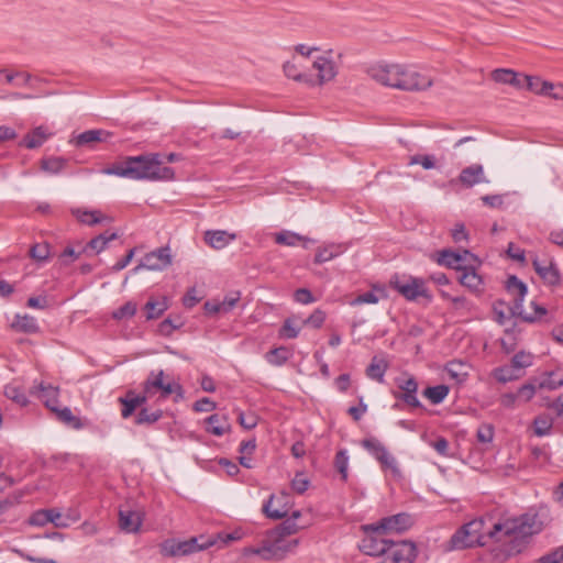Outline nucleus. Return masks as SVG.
Instances as JSON below:
<instances>
[{
	"mask_svg": "<svg viewBox=\"0 0 563 563\" xmlns=\"http://www.w3.org/2000/svg\"><path fill=\"white\" fill-rule=\"evenodd\" d=\"M274 239L277 244L287 246H296L299 242H302V246L306 249L308 247V243L314 242L313 240L307 236L300 235L291 231H280L275 234Z\"/></svg>",
	"mask_w": 563,
	"mask_h": 563,
	"instance_id": "bb28decb",
	"label": "nucleus"
},
{
	"mask_svg": "<svg viewBox=\"0 0 563 563\" xmlns=\"http://www.w3.org/2000/svg\"><path fill=\"white\" fill-rule=\"evenodd\" d=\"M365 538L360 545L361 550L372 556H383L388 550L391 541L379 538L378 533L365 532Z\"/></svg>",
	"mask_w": 563,
	"mask_h": 563,
	"instance_id": "f3484780",
	"label": "nucleus"
},
{
	"mask_svg": "<svg viewBox=\"0 0 563 563\" xmlns=\"http://www.w3.org/2000/svg\"><path fill=\"white\" fill-rule=\"evenodd\" d=\"M183 325L180 318H166L159 324V332L164 335H170L174 330L179 329Z\"/></svg>",
	"mask_w": 563,
	"mask_h": 563,
	"instance_id": "052dcab7",
	"label": "nucleus"
},
{
	"mask_svg": "<svg viewBox=\"0 0 563 563\" xmlns=\"http://www.w3.org/2000/svg\"><path fill=\"white\" fill-rule=\"evenodd\" d=\"M540 563H563V545L540 559Z\"/></svg>",
	"mask_w": 563,
	"mask_h": 563,
	"instance_id": "774afa93",
	"label": "nucleus"
},
{
	"mask_svg": "<svg viewBox=\"0 0 563 563\" xmlns=\"http://www.w3.org/2000/svg\"><path fill=\"white\" fill-rule=\"evenodd\" d=\"M460 283L475 292L481 291L483 286V279L473 266L465 268L460 277Z\"/></svg>",
	"mask_w": 563,
	"mask_h": 563,
	"instance_id": "7c9ffc66",
	"label": "nucleus"
},
{
	"mask_svg": "<svg viewBox=\"0 0 563 563\" xmlns=\"http://www.w3.org/2000/svg\"><path fill=\"white\" fill-rule=\"evenodd\" d=\"M147 400L146 396L135 395L133 391H129L124 397L119 398L122 405L121 416L126 419L133 415L135 409Z\"/></svg>",
	"mask_w": 563,
	"mask_h": 563,
	"instance_id": "b1692460",
	"label": "nucleus"
},
{
	"mask_svg": "<svg viewBox=\"0 0 563 563\" xmlns=\"http://www.w3.org/2000/svg\"><path fill=\"white\" fill-rule=\"evenodd\" d=\"M112 133L106 130H88L76 136L77 146L92 145L97 142H107L111 139Z\"/></svg>",
	"mask_w": 563,
	"mask_h": 563,
	"instance_id": "5701e85b",
	"label": "nucleus"
},
{
	"mask_svg": "<svg viewBox=\"0 0 563 563\" xmlns=\"http://www.w3.org/2000/svg\"><path fill=\"white\" fill-rule=\"evenodd\" d=\"M345 251H346V247L343 244H336V243L325 244L317 250V253L314 255V263L322 264V263L329 262V261L340 256Z\"/></svg>",
	"mask_w": 563,
	"mask_h": 563,
	"instance_id": "393cba45",
	"label": "nucleus"
},
{
	"mask_svg": "<svg viewBox=\"0 0 563 563\" xmlns=\"http://www.w3.org/2000/svg\"><path fill=\"white\" fill-rule=\"evenodd\" d=\"M449 391L450 389L446 385H437L427 387L422 394L431 404L439 405L446 398Z\"/></svg>",
	"mask_w": 563,
	"mask_h": 563,
	"instance_id": "ea45409f",
	"label": "nucleus"
},
{
	"mask_svg": "<svg viewBox=\"0 0 563 563\" xmlns=\"http://www.w3.org/2000/svg\"><path fill=\"white\" fill-rule=\"evenodd\" d=\"M390 286L408 301H416L418 298H424L430 302L433 298L427 287L426 280L419 277L395 276L390 279Z\"/></svg>",
	"mask_w": 563,
	"mask_h": 563,
	"instance_id": "423d86ee",
	"label": "nucleus"
},
{
	"mask_svg": "<svg viewBox=\"0 0 563 563\" xmlns=\"http://www.w3.org/2000/svg\"><path fill=\"white\" fill-rule=\"evenodd\" d=\"M510 364L523 376L525 369L533 364V355L529 352L520 351L512 356Z\"/></svg>",
	"mask_w": 563,
	"mask_h": 563,
	"instance_id": "37998d69",
	"label": "nucleus"
},
{
	"mask_svg": "<svg viewBox=\"0 0 563 563\" xmlns=\"http://www.w3.org/2000/svg\"><path fill=\"white\" fill-rule=\"evenodd\" d=\"M198 541V538H191L189 540L178 542L168 540L162 544L161 552L165 556H184L214 544V541L211 540L206 543H199Z\"/></svg>",
	"mask_w": 563,
	"mask_h": 563,
	"instance_id": "9d476101",
	"label": "nucleus"
},
{
	"mask_svg": "<svg viewBox=\"0 0 563 563\" xmlns=\"http://www.w3.org/2000/svg\"><path fill=\"white\" fill-rule=\"evenodd\" d=\"M434 260L439 265L448 268L459 267L460 252L442 250L434 255Z\"/></svg>",
	"mask_w": 563,
	"mask_h": 563,
	"instance_id": "a19ab883",
	"label": "nucleus"
},
{
	"mask_svg": "<svg viewBox=\"0 0 563 563\" xmlns=\"http://www.w3.org/2000/svg\"><path fill=\"white\" fill-rule=\"evenodd\" d=\"M411 516L408 514H397L394 516L382 518L377 522L362 526L364 532L388 534L402 533L412 526Z\"/></svg>",
	"mask_w": 563,
	"mask_h": 563,
	"instance_id": "0eeeda50",
	"label": "nucleus"
},
{
	"mask_svg": "<svg viewBox=\"0 0 563 563\" xmlns=\"http://www.w3.org/2000/svg\"><path fill=\"white\" fill-rule=\"evenodd\" d=\"M146 319L152 320L161 317L168 309V301L166 297L162 299H150L145 307Z\"/></svg>",
	"mask_w": 563,
	"mask_h": 563,
	"instance_id": "c9c22d12",
	"label": "nucleus"
},
{
	"mask_svg": "<svg viewBox=\"0 0 563 563\" xmlns=\"http://www.w3.org/2000/svg\"><path fill=\"white\" fill-rule=\"evenodd\" d=\"M216 408V402L207 397L201 398L194 404V410L197 412H209L213 411Z\"/></svg>",
	"mask_w": 563,
	"mask_h": 563,
	"instance_id": "338daca9",
	"label": "nucleus"
},
{
	"mask_svg": "<svg viewBox=\"0 0 563 563\" xmlns=\"http://www.w3.org/2000/svg\"><path fill=\"white\" fill-rule=\"evenodd\" d=\"M536 393L537 388L533 384H525L518 389L517 397L518 399L528 402L534 397Z\"/></svg>",
	"mask_w": 563,
	"mask_h": 563,
	"instance_id": "69168bd1",
	"label": "nucleus"
},
{
	"mask_svg": "<svg viewBox=\"0 0 563 563\" xmlns=\"http://www.w3.org/2000/svg\"><path fill=\"white\" fill-rule=\"evenodd\" d=\"M416 555V545L412 542L390 543L389 550L378 563H412Z\"/></svg>",
	"mask_w": 563,
	"mask_h": 563,
	"instance_id": "4468645a",
	"label": "nucleus"
},
{
	"mask_svg": "<svg viewBox=\"0 0 563 563\" xmlns=\"http://www.w3.org/2000/svg\"><path fill=\"white\" fill-rule=\"evenodd\" d=\"M334 465L338 472L341 474L342 479L346 481L347 478V468H349V455L346 450H340L335 454Z\"/></svg>",
	"mask_w": 563,
	"mask_h": 563,
	"instance_id": "09e8293b",
	"label": "nucleus"
},
{
	"mask_svg": "<svg viewBox=\"0 0 563 563\" xmlns=\"http://www.w3.org/2000/svg\"><path fill=\"white\" fill-rule=\"evenodd\" d=\"M4 395L7 398L16 402L21 407H24L29 404L26 395L18 385H14V384L7 385L4 387Z\"/></svg>",
	"mask_w": 563,
	"mask_h": 563,
	"instance_id": "a18cd8bd",
	"label": "nucleus"
},
{
	"mask_svg": "<svg viewBox=\"0 0 563 563\" xmlns=\"http://www.w3.org/2000/svg\"><path fill=\"white\" fill-rule=\"evenodd\" d=\"M117 238H118V234L114 232L110 233V234H108L107 232L101 233V234L95 236L93 239H91L87 243V245L82 249V252L88 253L89 251H91L95 254H99L103 250L107 249L109 242L115 240Z\"/></svg>",
	"mask_w": 563,
	"mask_h": 563,
	"instance_id": "c85d7f7f",
	"label": "nucleus"
},
{
	"mask_svg": "<svg viewBox=\"0 0 563 563\" xmlns=\"http://www.w3.org/2000/svg\"><path fill=\"white\" fill-rule=\"evenodd\" d=\"M51 135L43 126L35 128L32 132L26 134L23 139V145L26 148H37L40 147Z\"/></svg>",
	"mask_w": 563,
	"mask_h": 563,
	"instance_id": "2f4dec72",
	"label": "nucleus"
},
{
	"mask_svg": "<svg viewBox=\"0 0 563 563\" xmlns=\"http://www.w3.org/2000/svg\"><path fill=\"white\" fill-rule=\"evenodd\" d=\"M235 239L236 235L234 233H229L224 230H209L205 233L206 243L216 250L224 249Z\"/></svg>",
	"mask_w": 563,
	"mask_h": 563,
	"instance_id": "412c9836",
	"label": "nucleus"
},
{
	"mask_svg": "<svg viewBox=\"0 0 563 563\" xmlns=\"http://www.w3.org/2000/svg\"><path fill=\"white\" fill-rule=\"evenodd\" d=\"M162 156L158 153L128 156L121 163L102 170L106 175L151 181H169L175 178L172 167L162 166Z\"/></svg>",
	"mask_w": 563,
	"mask_h": 563,
	"instance_id": "f03ea898",
	"label": "nucleus"
},
{
	"mask_svg": "<svg viewBox=\"0 0 563 563\" xmlns=\"http://www.w3.org/2000/svg\"><path fill=\"white\" fill-rule=\"evenodd\" d=\"M494 427L490 423H483L476 431V438L479 443L489 444L494 440Z\"/></svg>",
	"mask_w": 563,
	"mask_h": 563,
	"instance_id": "864d4df0",
	"label": "nucleus"
},
{
	"mask_svg": "<svg viewBox=\"0 0 563 563\" xmlns=\"http://www.w3.org/2000/svg\"><path fill=\"white\" fill-rule=\"evenodd\" d=\"M163 416L162 410L148 411L146 408L140 410L135 418L136 424H152L158 421Z\"/></svg>",
	"mask_w": 563,
	"mask_h": 563,
	"instance_id": "de8ad7c7",
	"label": "nucleus"
},
{
	"mask_svg": "<svg viewBox=\"0 0 563 563\" xmlns=\"http://www.w3.org/2000/svg\"><path fill=\"white\" fill-rule=\"evenodd\" d=\"M284 73L288 78H292L298 81H308V75L302 74L297 69V66L292 63H286L284 65Z\"/></svg>",
	"mask_w": 563,
	"mask_h": 563,
	"instance_id": "0e129e2a",
	"label": "nucleus"
},
{
	"mask_svg": "<svg viewBox=\"0 0 563 563\" xmlns=\"http://www.w3.org/2000/svg\"><path fill=\"white\" fill-rule=\"evenodd\" d=\"M465 188H472L478 184H487L489 180L486 178L483 165L473 164L463 168L456 179Z\"/></svg>",
	"mask_w": 563,
	"mask_h": 563,
	"instance_id": "a211bd4d",
	"label": "nucleus"
},
{
	"mask_svg": "<svg viewBox=\"0 0 563 563\" xmlns=\"http://www.w3.org/2000/svg\"><path fill=\"white\" fill-rule=\"evenodd\" d=\"M553 421L549 417H537L533 421L534 426V433L538 437H544L548 435L552 429Z\"/></svg>",
	"mask_w": 563,
	"mask_h": 563,
	"instance_id": "3c124183",
	"label": "nucleus"
},
{
	"mask_svg": "<svg viewBox=\"0 0 563 563\" xmlns=\"http://www.w3.org/2000/svg\"><path fill=\"white\" fill-rule=\"evenodd\" d=\"M312 68L317 71L316 78L308 75L307 84L310 86H321L331 81L338 74V67L330 56V53L316 57Z\"/></svg>",
	"mask_w": 563,
	"mask_h": 563,
	"instance_id": "f8f14e48",
	"label": "nucleus"
},
{
	"mask_svg": "<svg viewBox=\"0 0 563 563\" xmlns=\"http://www.w3.org/2000/svg\"><path fill=\"white\" fill-rule=\"evenodd\" d=\"M66 165V161L62 157H49L42 159L41 167L44 172L56 175L59 174Z\"/></svg>",
	"mask_w": 563,
	"mask_h": 563,
	"instance_id": "49530a36",
	"label": "nucleus"
},
{
	"mask_svg": "<svg viewBox=\"0 0 563 563\" xmlns=\"http://www.w3.org/2000/svg\"><path fill=\"white\" fill-rule=\"evenodd\" d=\"M290 496L286 493L273 494L263 505V512L267 518L282 519L286 517L290 509Z\"/></svg>",
	"mask_w": 563,
	"mask_h": 563,
	"instance_id": "dca6fc26",
	"label": "nucleus"
},
{
	"mask_svg": "<svg viewBox=\"0 0 563 563\" xmlns=\"http://www.w3.org/2000/svg\"><path fill=\"white\" fill-rule=\"evenodd\" d=\"M30 256L38 262L46 261L49 256V245L46 243L34 244L30 250Z\"/></svg>",
	"mask_w": 563,
	"mask_h": 563,
	"instance_id": "13d9d810",
	"label": "nucleus"
},
{
	"mask_svg": "<svg viewBox=\"0 0 563 563\" xmlns=\"http://www.w3.org/2000/svg\"><path fill=\"white\" fill-rule=\"evenodd\" d=\"M492 78L496 82L511 85L517 88H522L523 84L518 75L511 69L499 68L492 73Z\"/></svg>",
	"mask_w": 563,
	"mask_h": 563,
	"instance_id": "473e14b6",
	"label": "nucleus"
},
{
	"mask_svg": "<svg viewBox=\"0 0 563 563\" xmlns=\"http://www.w3.org/2000/svg\"><path fill=\"white\" fill-rule=\"evenodd\" d=\"M485 521L482 518L473 519L460 527L443 543L445 552L460 551L486 543L485 538L501 541L506 537L526 539L542 530V522L536 514H523L519 517L506 518L494 523L493 528L484 533Z\"/></svg>",
	"mask_w": 563,
	"mask_h": 563,
	"instance_id": "f257e3e1",
	"label": "nucleus"
},
{
	"mask_svg": "<svg viewBox=\"0 0 563 563\" xmlns=\"http://www.w3.org/2000/svg\"><path fill=\"white\" fill-rule=\"evenodd\" d=\"M120 528L128 533H135L142 525V516L133 510H120L119 512Z\"/></svg>",
	"mask_w": 563,
	"mask_h": 563,
	"instance_id": "4be33fe9",
	"label": "nucleus"
},
{
	"mask_svg": "<svg viewBox=\"0 0 563 563\" xmlns=\"http://www.w3.org/2000/svg\"><path fill=\"white\" fill-rule=\"evenodd\" d=\"M298 539H287L276 531H271L261 547L244 549L245 555H258L263 560H282L298 547Z\"/></svg>",
	"mask_w": 563,
	"mask_h": 563,
	"instance_id": "7ed1b4c3",
	"label": "nucleus"
},
{
	"mask_svg": "<svg viewBox=\"0 0 563 563\" xmlns=\"http://www.w3.org/2000/svg\"><path fill=\"white\" fill-rule=\"evenodd\" d=\"M445 372L452 379L456 380L457 383L465 382L468 376L467 365L462 361H451L446 363Z\"/></svg>",
	"mask_w": 563,
	"mask_h": 563,
	"instance_id": "e433bc0d",
	"label": "nucleus"
},
{
	"mask_svg": "<svg viewBox=\"0 0 563 563\" xmlns=\"http://www.w3.org/2000/svg\"><path fill=\"white\" fill-rule=\"evenodd\" d=\"M301 330V325L298 324L297 318L291 317L287 318L282 328L279 329L278 335L282 339H295L298 336L299 332Z\"/></svg>",
	"mask_w": 563,
	"mask_h": 563,
	"instance_id": "c03bdc74",
	"label": "nucleus"
},
{
	"mask_svg": "<svg viewBox=\"0 0 563 563\" xmlns=\"http://www.w3.org/2000/svg\"><path fill=\"white\" fill-rule=\"evenodd\" d=\"M506 287L508 292L514 297V312L518 313L523 320L533 322L541 319V317L547 313V309L534 301L531 302L533 312H528L522 309V302L527 295V286L517 276H510L507 279Z\"/></svg>",
	"mask_w": 563,
	"mask_h": 563,
	"instance_id": "39448f33",
	"label": "nucleus"
},
{
	"mask_svg": "<svg viewBox=\"0 0 563 563\" xmlns=\"http://www.w3.org/2000/svg\"><path fill=\"white\" fill-rule=\"evenodd\" d=\"M143 391L146 398L159 393L162 398H168L175 395L174 401L184 399V389L181 385L173 378L165 375L163 369L152 371L143 383Z\"/></svg>",
	"mask_w": 563,
	"mask_h": 563,
	"instance_id": "20e7f679",
	"label": "nucleus"
},
{
	"mask_svg": "<svg viewBox=\"0 0 563 563\" xmlns=\"http://www.w3.org/2000/svg\"><path fill=\"white\" fill-rule=\"evenodd\" d=\"M73 216L82 224L92 227L102 222H111L112 219L110 217L104 216L101 211L98 210H87V209H73Z\"/></svg>",
	"mask_w": 563,
	"mask_h": 563,
	"instance_id": "aec40b11",
	"label": "nucleus"
},
{
	"mask_svg": "<svg viewBox=\"0 0 563 563\" xmlns=\"http://www.w3.org/2000/svg\"><path fill=\"white\" fill-rule=\"evenodd\" d=\"M362 446L380 464L383 470H389L394 475H399V468L394 455L376 438H366L361 442Z\"/></svg>",
	"mask_w": 563,
	"mask_h": 563,
	"instance_id": "1a4fd4ad",
	"label": "nucleus"
},
{
	"mask_svg": "<svg viewBox=\"0 0 563 563\" xmlns=\"http://www.w3.org/2000/svg\"><path fill=\"white\" fill-rule=\"evenodd\" d=\"M136 313V305L132 301L125 302L123 306H121L119 309H117L112 316L117 320L131 318Z\"/></svg>",
	"mask_w": 563,
	"mask_h": 563,
	"instance_id": "bf43d9fd",
	"label": "nucleus"
},
{
	"mask_svg": "<svg viewBox=\"0 0 563 563\" xmlns=\"http://www.w3.org/2000/svg\"><path fill=\"white\" fill-rule=\"evenodd\" d=\"M532 265L537 274L548 285L555 286L560 283L561 275L556 264L553 261H541L538 257H534Z\"/></svg>",
	"mask_w": 563,
	"mask_h": 563,
	"instance_id": "6ab92c4d",
	"label": "nucleus"
},
{
	"mask_svg": "<svg viewBox=\"0 0 563 563\" xmlns=\"http://www.w3.org/2000/svg\"><path fill=\"white\" fill-rule=\"evenodd\" d=\"M521 81L523 86L538 95H543L547 91L544 86L548 85V81H541L538 77L525 76Z\"/></svg>",
	"mask_w": 563,
	"mask_h": 563,
	"instance_id": "6e6d98bb",
	"label": "nucleus"
},
{
	"mask_svg": "<svg viewBox=\"0 0 563 563\" xmlns=\"http://www.w3.org/2000/svg\"><path fill=\"white\" fill-rule=\"evenodd\" d=\"M52 511L51 509H41L32 514L29 518V523L35 527H43L51 522L52 520Z\"/></svg>",
	"mask_w": 563,
	"mask_h": 563,
	"instance_id": "603ef678",
	"label": "nucleus"
},
{
	"mask_svg": "<svg viewBox=\"0 0 563 563\" xmlns=\"http://www.w3.org/2000/svg\"><path fill=\"white\" fill-rule=\"evenodd\" d=\"M33 388L35 389V393L37 394L38 398L44 401L47 408L52 409V407L57 406V387L41 382L38 385H34Z\"/></svg>",
	"mask_w": 563,
	"mask_h": 563,
	"instance_id": "a878e982",
	"label": "nucleus"
},
{
	"mask_svg": "<svg viewBox=\"0 0 563 563\" xmlns=\"http://www.w3.org/2000/svg\"><path fill=\"white\" fill-rule=\"evenodd\" d=\"M563 386V378L555 373H547L539 383V387L543 389L554 390Z\"/></svg>",
	"mask_w": 563,
	"mask_h": 563,
	"instance_id": "8fccbe9b",
	"label": "nucleus"
},
{
	"mask_svg": "<svg viewBox=\"0 0 563 563\" xmlns=\"http://www.w3.org/2000/svg\"><path fill=\"white\" fill-rule=\"evenodd\" d=\"M172 264V255L168 246L159 247L153 252L147 253L142 262L134 268L139 272L142 268L148 271H163Z\"/></svg>",
	"mask_w": 563,
	"mask_h": 563,
	"instance_id": "2eb2a0df",
	"label": "nucleus"
},
{
	"mask_svg": "<svg viewBox=\"0 0 563 563\" xmlns=\"http://www.w3.org/2000/svg\"><path fill=\"white\" fill-rule=\"evenodd\" d=\"M300 527L297 525L294 518H287L284 520L276 529L277 534H283L285 537H290L298 532Z\"/></svg>",
	"mask_w": 563,
	"mask_h": 563,
	"instance_id": "5fc2aeb1",
	"label": "nucleus"
},
{
	"mask_svg": "<svg viewBox=\"0 0 563 563\" xmlns=\"http://www.w3.org/2000/svg\"><path fill=\"white\" fill-rule=\"evenodd\" d=\"M207 428L206 431L216 435L222 437L227 432L230 431V423L225 417H220L219 415H211L206 419Z\"/></svg>",
	"mask_w": 563,
	"mask_h": 563,
	"instance_id": "cd10ccee",
	"label": "nucleus"
},
{
	"mask_svg": "<svg viewBox=\"0 0 563 563\" xmlns=\"http://www.w3.org/2000/svg\"><path fill=\"white\" fill-rule=\"evenodd\" d=\"M493 377L501 383L506 384L509 382L517 380L522 377L521 373L517 372L511 364L499 366L492 372Z\"/></svg>",
	"mask_w": 563,
	"mask_h": 563,
	"instance_id": "f704fd0d",
	"label": "nucleus"
},
{
	"mask_svg": "<svg viewBox=\"0 0 563 563\" xmlns=\"http://www.w3.org/2000/svg\"><path fill=\"white\" fill-rule=\"evenodd\" d=\"M324 320V311L316 309L307 319L302 321V324H307L314 329H319L323 324Z\"/></svg>",
	"mask_w": 563,
	"mask_h": 563,
	"instance_id": "e2e57ef3",
	"label": "nucleus"
},
{
	"mask_svg": "<svg viewBox=\"0 0 563 563\" xmlns=\"http://www.w3.org/2000/svg\"><path fill=\"white\" fill-rule=\"evenodd\" d=\"M408 165H421L424 169L435 168V157L433 155H413Z\"/></svg>",
	"mask_w": 563,
	"mask_h": 563,
	"instance_id": "4d7b16f0",
	"label": "nucleus"
},
{
	"mask_svg": "<svg viewBox=\"0 0 563 563\" xmlns=\"http://www.w3.org/2000/svg\"><path fill=\"white\" fill-rule=\"evenodd\" d=\"M51 410L55 412L58 420L65 423L66 426L75 430H80L84 427V423L81 422L80 418L74 416L70 408L64 407L59 409L57 406H55L52 407Z\"/></svg>",
	"mask_w": 563,
	"mask_h": 563,
	"instance_id": "72a5a7b5",
	"label": "nucleus"
},
{
	"mask_svg": "<svg viewBox=\"0 0 563 563\" xmlns=\"http://www.w3.org/2000/svg\"><path fill=\"white\" fill-rule=\"evenodd\" d=\"M12 327L18 331L25 333H35L38 331L36 319L29 314H16L12 323Z\"/></svg>",
	"mask_w": 563,
	"mask_h": 563,
	"instance_id": "4c0bfd02",
	"label": "nucleus"
},
{
	"mask_svg": "<svg viewBox=\"0 0 563 563\" xmlns=\"http://www.w3.org/2000/svg\"><path fill=\"white\" fill-rule=\"evenodd\" d=\"M387 368L388 363L384 358L374 356L371 364L366 368V376L373 380L383 383Z\"/></svg>",
	"mask_w": 563,
	"mask_h": 563,
	"instance_id": "c756f323",
	"label": "nucleus"
},
{
	"mask_svg": "<svg viewBox=\"0 0 563 563\" xmlns=\"http://www.w3.org/2000/svg\"><path fill=\"white\" fill-rule=\"evenodd\" d=\"M397 81V89L404 91H423L433 85V80L430 76L419 71L413 66L402 64Z\"/></svg>",
	"mask_w": 563,
	"mask_h": 563,
	"instance_id": "6e6552de",
	"label": "nucleus"
},
{
	"mask_svg": "<svg viewBox=\"0 0 563 563\" xmlns=\"http://www.w3.org/2000/svg\"><path fill=\"white\" fill-rule=\"evenodd\" d=\"M396 384L398 387V391H393V396L404 401L407 406L411 408H421L422 405L417 397L418 393V382L411 375H404L402 377H398L396 379Z\"/></svg>",
	"mask_w": 563,
	"mask_h": 563,
	"instance_id": "ddd939ff",
	"label": "nucleus"
},
{
	"mask_svg": "<svg viewBox=\"0 0 563 563\" xmlns=\"http://www.w3.org/2000/svg\"><path fill=\"white\" fill-rule=\"evenodd\" d=\"M401 64L377 63L367 69L368 76L376 82L397 89Z\"/></svg>",
	"mask_w": 563,
	"mask_h": 563,
	"instance_id": "9b49d317",
	"label": "nucleus"
},
{
	"mask_svg": "<svg viewBox=\"0 0 563 563\" xmlns=\"http://www.w3.org/2000/svg\"><path fill=\"white\" fill-rule=\"evenodd\" d=\"M290 357V352L285 346H279L268 351L265 355L266 361L274 366L284 365Z\"/></svg>",
	"mask_w": 563,
	"mask_h": 563,
	"instance_id": "79ce46f5",
	"label": "nucleus"
},
{
	"mask_svg": "<svg viewBox=\"0 0 563 563\" xmlns=\"http://www.w3.org/2000/svg\"><path fill=\"white\" fill-rule=\"evenodd\" d=\"M386 294L383 288L374 287L373 290L364 292L355 297L352 301V306H361L365 303H377L382 298H385Z\"/></svg>",
	"mask_w": 563,
	"mask_h": 563,
	"instance_id": "58836bf2",
	"label": "nucleus"
},
{
	"mask_svg": "<svg viewBox=\"0 0 563 563\" xmlns=\"http://www.w3.org/2000/svg\"><path fill=\"white\" fill-rule=\"evenodd\" d=\"M238 420L246 430L254 429L258 423V417L254 412L244 413L243 411H239Z\"/></svg>",
	"mask_w": 563,
	"mask_h": 563,
	"instance_id": "680f3d73",
	"label": "nucleus"
}]
</instances>
